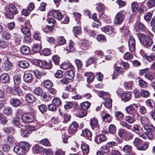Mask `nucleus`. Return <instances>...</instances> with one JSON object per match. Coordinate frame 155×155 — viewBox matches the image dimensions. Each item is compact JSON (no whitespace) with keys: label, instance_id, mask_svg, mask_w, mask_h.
<instances>
[{"label":"nucleus","instance_id":"obj_1","mask_svg":"<svg viewBox=\"0 0 155 155\" xmlns=\"http://www.w3.org/2000/svg\"><path fill=\"white\" fill-rule=\"evenodd\" d=\"M138 38L141 43L147 47L150 46L152 44V40L150 38L145 36L144 34L139 33L137 35Z\"/></svg>","mask_w":155,"mask_h":155},{"label":"nucleus","instance_id":"obj_2","mask_svg":"<svg viewBox=\"0 0 155 155\" xmlns=\"http://www.w3.org/2000/svg\"><path fill=\"white\" fill-rule=\"evenodd\" d=\"M35 115L33 112L28 113L24 114L21 117V119L25 123H28L32 121Z\"/></svg>","mask_w":155,"mask_h":155},{"label":"nucleus","instance_id":"obj_3","mask_svg":"<svg viewBox=\"0 0 155 155\" xmlns=\"http://www.w3.org/2000/svg\"><path fill=\"white\" fill-rule=\"evenodd\" d=\"M78 127V124L77 122L75 121L72 122L69 127V134L72 135L74 134L77 131Z\"/></svg>","mask_w":155,"mask_h":155},{"label":"nucleus","instance_id":"obj_4","mask_svg":"<svg viewBox=\"0 0 155 155\" xmlns=\"http://www.w3.org/2000/svg\"><path fill=\"white\" fill-rule=\"evenodd\" d=\"M124 20V17L122 13H118L116 15L114 20V24L118 25L121 24Z\"/></svg>","mask_w":155,"mask_h":155},{"label":"nucleus","instance_id":"obj_5","mask_svg":"<svg viewBox=\"0 0 155 155\" xmlns=\"http://www.w3.org/2000/svg\"><path fill=\"white\" fill-rule=\"evenodd\" d=\"M81 148L82 152L83 155H87L89 152V146L84 142H81Z\"/></svg>","mask_w":155,"mask_h":155},{"label":"nucleus","instance_id":"obj_6","mask_svg":"<svg viewBox=\"0 0 155 155\" xmlns=\"http://www.w3.org/2000/svg\"><path fill=\"white\" fill-rule=\"evenodd\" d=\"M10 104L14 107H17L20 105L21 104V101L16 98H12L9 101Z\"/></svg>","mask_w":155,"mask_h":155},{"label":"nucleus","instance_id":"obj_7","mask_svg":"<svg viewBox=\"0 0 155 155\" xmlns=\"http://www.w3.org/2000/svg\"><path fill=\"white\" fill-rule=\"evenodd\" d=\"M14 151L17 154L19 155H23L25 152L21 147L20 145H16L14 148Z\"/></svg>","mask_w":155,"mask_h":155},{"label":"nucleus","instance_id":"obj_8","mask_svg":"<svg viewBox=\"0 0 155 155\" xmlns=\"http://www.w3.org/2000/svg\"><path fill=\"white\" fill-rule=\"evenodd\" d=\"M129 47L130 50L131 51H134L135 50V42L134 38L129 39Z\"/></svg>","mask_w":155,"mask_h":155},{"label":"nucleus","instance_id":"obj_9","mask_svg":"<svg viewBox=\"0 0 155 155\" xmlns=\"http://www.w3.org/2000/svg\"><path fill=\"white\" fill-rule=\"evenodd\" d=\"M52 16L58 20H61L63 17L61 12L58 10L54 11L52 12Z\"/></svg>","mask_w":155,"mask_h":155},{"label":"nucleus","instance_id":"obj_10","mask_svg":"<svg viewBox=\"0 0 155 155\" xmlns=\"http://www.w3.org/2000/svg\"><path fill=\"white\" fill-rule=\"evenodd\" d=\"M42 46L41 43L34 44L32 47V51L35 53L39 52L41 50Z\"/></svg>","mask_w":155,"mask_h":155},{"label":"nucleus","instance_id":"obj_11","mask_svg":"<svg viewBox=\"0 0 155 155\" xmlns=\"http://www.w3.org/2000/svg\"><path fill=\"white\" fill-rule=\"evenodd\" d=\"M82 135L86 139L90 140L91 139L92 134L90 131L88 129H85L82 130Z\"/></svg>","mask_w":155,"mask_h":155},{"label":"nucleus","instance_id":"obj_12","mask_svg":"<svg viewBox=\"0 0 155 155\" xmlns=\"http://www.w3.org/2000/svg\"><path fill=\"white\" fill-rule=\"evenodd\" d=\"M101 30L108 34H112L114 32V28L110 26L107 25L101 28Z\"/></svg>","mask_w":155,"mask_h":155},{"label":"nucleus","instance_id":"obj_13","mask_svg":"<svg viewBox=\"0 0 155 155\" xmlns=\"http://www.w3.org/2000/svg\"><path fill=\"white\" fill-rule=\"evenodd\" d=\"M18 65L19 66L23 68H27L29 66V63L27 60H22L19 61Z\"/></svg>","mask_w":155,"mask_h":155},{"label":"nucleus","instance_id":"obj_14","mask_svg":"<svg viewBox=\"0 0 155 155\" xmlns=\"http://www.w3.org/2000/svg\"><path fill=\"white\" fill-rule=\"evenodd\" d=\"M26 101L29 103H31L34 102L35 97L31 94H28L25 96Z\"/></svg>","mask_w":155,"mask_h":155},{"label":"nucleus","instance_id":"obj_15","mask_svg":"<svg viewBox=\"0 0 155 155\" xmlns=\"http://www.w3.org/2000/svg\"><path fill=\"white\" fill-rule=\"evenodd\" d=\"M30 50L29 48L25 45H22L20 48L21 52L24 55L28 54L29 53Z\"/></svg>","mask_w":155,"mask_h":155},{"label":"nucleus","instance_id":"obj_16","mask_svg":"<svg viewBox=\"0 0 155 155\" xmlns=\"http://www.w3.org/2000/svg\"><path fill=\"white\" fill-rule=\"evenodd\" d=\"M60 68L64 70H66L69 68L72 69L73 68V66L69 62H65L60 65Z\"/></svg>","mask_w":155,"mask_h":155},{"label":"nucleus","instance_id":"obj_17","mask_svg":"<svg viewBox=\"0 0 155 155\" xmlns=\"http://www.w3.org/2000/svg\"><path fill=\"white\" fill-rule=\"evenodd\" d=\"M84 75L87 77V81L88 83L93 81L94 79V74L91 72H87L84 74Z\"/></svg>","mask_w":155,"mask_h":155},{"label":"nucleus","instance_id":"obj_18","mask_svg":"<svg viewBox=\"0 0 155 155\" xmlns=\"http://www.w3.org/2000/svg\"><path fill=\"white\" fill-rule=\"evenodd\" d=\"M106 137L103 134H100L96 137V140L97 142L98 143H100L106 140Z\"/></svg>","mask_w":155,"mask_h":155},{"label":"nucleus","instance_id":"obj_19","mask_svg":"<svg viewBox=\"0 0 155 155\" xmlns=\"http://www.w3.org/2000/svg\"><path fill=\"white\" fill-rule=\"evenodd\" d=\"M16 87H14L12 90V94L14 95H17L19 96H21L22 94V91L20 88L18 86Z\"/></svg>","mask_w":155,"mask_h":155},{"label":"nucleus","instance_id":"obj_20","mask_svg":"<svg viewBox=\"0 0 155 155\" xmlns=\"http://www.w3.org/2000/svg\"><path fill=\"white\" fill-rule=\"evenodd\" d=\"M19 144L21 147L24 151L25 150H29L31 147V145L28 142H20Z\"/></svg>","mask_w":155,"mask_h":155},{"label":"nucleus","instance_id":"obj_21","mask_svg":"<svg viewBox=\"0 0 155 155\" xmlns=\"http://www.w3.org/2000/svg\"><path fill=\"white\" fill-rule=\"evenodd\" d=\"M9 77L7 74H4L0 77V79L2 82L4 83H8L9 79Z\"/></svg>","mask_w":155,"mask_h":155},{"label":"nucleus","instance_id":"obj_22","mask_svg":"<svg viewBox=\"0 0 155 155\" xmlns=\"http://www.w3.org/2000/svg\"><path fill=\"white\" fill-rule=\"evenodd\" d=\"M67 78L69 80H71L74 77V71L71 69L67 71L65 74Z\"/></svg>","mask_w":155,"mask_h":155},{"label":"nucleus","instance_id":"obj_23","mask_svg":"<svg viewBox=\"0 0 155 155\" xmlns=\"http://www.w3.org/2000/svg\"><path fill=\"white\" fill-rule=\"evenodd\" d=\"M32 75L31 73H26L23 76V79L25 82L29 83L31 81Z\"/></svg>","mask_w":155,"mask_h":155},{"label":"nucleus","instance_id":"obj_24","mask_svg":"<svg viewBox=\"0 0 155 155\" xmlns=\"http://www.w3.org/2000/svg\"><path fill=\"white\" fill-rule=\"evenodd\" d=\"M131 130L138 134H141L140 133L142 131V129L138 124L134 125Z\"/></svg>","mask_w":155,"mask_h":155},{"label":"nucleus","instance_id":"obj_25","mask_svg":"<svg viewBox=\"0 0 155 155\" xmlns=\"http://www.w3.org/2000/svg\"><path fill=\"white\" fill-rule=\"evenodd\" d=\"M52 67V63L49 61L48 62L46 61H44L43 62V65H42V68L45 69H50Z\"/></svg>","mask_w":155,"mask_h":155},{"label":"nucleus","instance_id":"obj_26","mask_svg":"<svg viewBox=\"0 0 155 155\" xmlns=\"http://www.w3.org/2000/svg\"><path fill=\"white\" fill-rule=\"evenodd\" d=\"M20 117H16L14 119L13 123L15 126L18 127V128L25 127L24 126H22L20 122Z\"/></svg>","mask_w":155,"mask_h":155},{"label":"nucleus","instance_id":"obj_27","mask_svg":"<svg viewBox=\"0 0 155 155\" xmlns=\"http://www.w3.org/2000/svg\"><path fill=\"white\" fill-rule=\"evenodd\" d=\"M105 99V101L104 104L105 107L109 109L111 108L112 105V100L108 97Z\"/></svg>","mask_w":155,"mask_h":155},{"label":"nucleus","instance_id":"obj_28","mask_svg":"<svg viewBox=\"0 0 155 155\" xmlns=\"http://www.w3.org/2000/svg\"><path fill=\"white\" fill-rule=\"evenodd\" d=\"M14 84L18 86L21 83V76L18 75H15L13 78Z\"/></svg>","mask_w":155,"mask_h":155},{"label":"nucleus","instance_id":"obj_29","mask_svg":"<svg viewBox=\"0 0 155 155\" xmlns=\"http://www.w3.org/2000/svg\"><path fill=\"white\" fill-rule=\"evenodd\" d=\"M5 140L7 143L12 144L15 142V139L13 136L9 135L5 138Z\"/></svg>","mask_w":155,"mask_h":155},{"label":"nucleus","instance_id":"obj_30","mask_svg":"<svg viewBox=\"0 0 155 155\" xmlns=\"http://www.w3.org/2000/svg\"><path fill=\"white\" fill-rule=\"evenodd\" d=\"M90 123L92 129H94L95 127H97L99 125L98 120L95 118L91 119Z\"/></svg>","mask_w":155,"mask_h":155},{"label":"nucleus","instance_id":"obj_31","mask_svg":"<svg viewBox=\"0 0 155 155\" xmlns=\"http://www.w3.org/2000/svg\"><path fill=\"white\" fill-rule=\"evenodd\" d=\"M133 84V81H130L128 82H125L123 84V85L125 88L127 90L131 89Z\"/></svg>","mask_w":155,"mask_h":155},{"label":"nucleus","instance_id":"obj_32","mask_svg":"<svg viewBox=\"0 0 155 155\" xmlns=\"http://www.w3.org/2000/svg\"><path fill=\"white\" fill-rule=\"evenodd\" d=\"M74 43L73 41L70 40L68 46L66 47V50L69 52H71L73 51L74 49Z\"/></svg>","mask_w":155,"mask_h":155},{"label":"nucleus","instance_id":"obj_33","mask_svg":"<svg viewBox=\"0 0 155 155\" xmlns=\"http://www.w3.org/2000/svg\"><path fill=\"white\" fill-rule=\"evenodd\" d=\"M42 147L39 146L38 144L35 145L32 148V151L35 153H39L41 150Z\"/></svg>","mask_w":155,"mask_h":155},{"label":"nucleus","instance_id":"obj_34","mask_svg":"<svg viewBox=\"0 0 155 155\" xmlns=\"http://www.w3.org/2000/svg\"><path fill=\"white\" fill-rule=\"evenodd\" d=\"M97 94L99 97L104 99L109 97V94L108 92H105L103 91H99Z\"/></svg>","mask_w":155,"mask_h":155},{"label":"nucleus","instance_id":"obj_35","mask_svg":"<svg viewBox=\"0 0 155 155\" xmlns=\"http://www.w3.org/2000/svg\"><path fill=\"white\" fill-rule=\"evenodd\" d=\"M122 68L120 67H117L115 69L113 74L112 75V78L113 79H115L116 78L119 76L120 74V69H122Z\"/></svg>","mask_w":155,"mask_h":155},{"label":"nucleus","instance_id":"obj_36","mask_svg":"<svg viewBox=\"0 0 155 155\" xmlns=\"http://www.w3.org/2000/svg\"><path fill=\"white\" fill-rule=\"evenodd\" d=\"M121 97L125 102L129 101L130 99V94L128 93H123L121 95Z\"/></svg>","mask_w":155,"mask_h":155},{"label":"nucleus","instance_id":"obj_37","mask_svg":"<svg viewBox=\"0 0 155 155\" xmlns=\"http://www.w3.org/2000/svg\"><path fill=\"white\" fill-rule=\"evenodd\" d=\"M144 129L147 131L152 132L154 130V127L152 124H146L144 126Z\"/></svg>","mask_w":155,"mask_h":155},{"label":"nucleus","instance_id":"obj_38","mask_svg":"<svg viewBox=\"0 0 155 155\" xmlns=\"http://www.w3.org/2000/svg\"><path fill=\"white\" fill-rule=\"evenodd\" d=\"M91 105V104L88 101H85L82 103L81 105V107L83 110H85L88 109Z\"/></svg>","mask_w":155,"mask_h":155},{"label":"nucleus","instance_id":"obj_39","mask_svg":"<svg viewBox=\"0 0 155 155\" xmlns=\"http://www.w3.org/2000/svg\"><path fill=\"white\" fill-rule=\"evenodd\" d=\"M150 95L149 91L146 90H142L140 91V95L143 98L148 97Z\"/></svg>","mask_w":155,"mask_h":155},{"label":"nucleus","instance_id":"obj_40","mask_svg":"<svg viewBox=\"0 0 155 155\" xmlns=\"http://www.w3.org/2000/svg\"><path fill=\"white\" fill-rule=\"evenodd\" d=\"M146 105L150 109H153V101L151 99H148L145 102Z\"/></svg>","mask_w":155,"mask_h":155},{"label":"nucleus","instance_id":"obj_41","mask_svg":"<svg viewBox=\"0 0 155 155\" xmlns=\"http://www.w3.org/2000/svg\"><path fill=\"white\" fill-rule=\"evenodd\" d=\"M33 37L35 40L38 41L39 43H41V35L40 33L38 31L35 32Z\"/></svg>","mask_w":155,"mask_h":155},{"label":"nucleus","instance_id":"obj_42","mask_svg":"<svg viewBox=\"0 0 155 155\" xmlns=\"http://www.w3.org/2000/svg\"><path fill=\"white\" fill-rule=\"evenodd\" d=\"M52 103L56 107L61 105L62 103L61 100L57 97H55L53 99Z\"/></svg>","mask_w":155,"mask_h":155},{"label":"nucleus","instance_id":"obj_43","mask_svg":"<svg viewBox=\"0 0 155 155\" xmlns=\"http://www.w3.org/2000/svg\"><path fill=\"white\" fill-rule=\"evenodd\" d=\"M22 33L25 35L30 36L31 35L30 29L27 27H24L21 29Z\"/></svg>","mask_w":155,"mask_h":155},{"label":"nucleus","instance_id":"obj_44","mask_svg":"<svg viewBox=\"0 0 155 155\" xmlns=\"http://www.w3.org/2000/svg\"><path fill=\"white\" fill-rule=\"evenodd\" d=\"M143 141L140 139L136 137L133 142V144L136 147H138L142 144Z\"/></svg>","mask_w":155,"mask_h":155},{"label":"nucleus","instance_id":"obj_45","mask_svg":"<svg viewBox=\"0 0 155 155\" xmlns=\"http://www.w3.org/2000/svg\"><path fill=\"white\" fill-rule=\"evenodd\" d=\"M35 94L38 96H41L43 94V91L40 87H37L35 89L34 91Z\"/></svg>","mask_w":155,"mask_h":155},{"label":"nucleus","instance_id":"obj_46","mask_svg":"<svg viewBox=\"0 0 155 155\" xmlns=\"http://www.w3.org/2000/svg\"><path fill=\"white\" fill-rule=\"evenodd\" d=\"M138 83L140 86L143 88H145L147 86V82L143 79L139 80L138 81Z\"/></svg>","mask_w":155,"mask_h":155},{"label":"nucleus","instance_id":"obj_47","mask_svg":"<svg viewBox=\"0 0 155 155\" xmlns=\"http://www.w3.org/2000/svg\"><path fill=\"white\" fill-rule=\"evenodd\" d=\"M146 4L148 8H153L155 6V0H149L147 2Z\"/></svg>","mask_w":155,"mask_h":155},{"label":"nucleus","instance_id":"obj_48","mask_svg":"<svg viewBox=\"0 0 155 155\" xmlns=\"http://www.w3.org/2000/svg\"><path fill=\"white\" fill-rule=\"evenodd\" d=\"M52 59L55 64L56 65L59 64L60 57L59 56L57 55H54L52 58Z\"/></svg>","mask_w":155,"mask_h":155},{"label":"nucleus","instance_id":"obj_49","mask_svg":"<svg viewBox=\"0 0 155 155\" xmlns=\"http://www.w3.org/2000/svg\"><path fill=\"white\" fill-rule=\"evenodd\" d=\"M44 85L47 89L50 88L52 87L53 84L51 81L49 80H46L44 82Z\"/></svg>","mask_w":155,"mask_h":155},{"label":"nucleus","instance_id":"obj_50","mask_svg":"<svg viewBox=\"0 0 155 155\" xmlns=\"http://www.w3.org/2000/svg\"><path fill=\"white\" fill-rule=\"evenodd\" d=\"M109 131L111 134H114L116 131V126L113 124H110L108 127Z\"/></svg>","mask_w":155,"mask_h":155},{"label":"nucleus","instance_id":"obj_51","mask_svg":"<svg viewBox=\"0 0 155 155\" xmlns=\"http://www.w3.org/2000/svg\"><path fill=\"white\" fill-rule=\"evenodd\" d=\"M40 142L42 145L47 147H50L51 146L49 141L47 139H43L41 140Z\"/></svg>","mask_w":155,"mask_h":155},{"label":"nucleus","instance_id":"obj_52","mask_svg":"<svg viewBox=\"0 0 155 155\" xmlns=\"http://www.w3.org/2000/svg\"><path fill=\"white\" fill-rule=\"evenodd\" d=\"M132 150V147L131 146L126 145L124 146L123 148V151L126 153H129Z\"/></svg>","mask_w":155,"mask_h":155},{"label":"nucleus","instance_id":"obj_53","mask_svg":"<svg viewBox=\"0 0 155 155\" xmlns=\"http://www.w3.org/2000/svg\"><path fill=\"white\" fill-rule=\"evenodd\" d=\"M127 113L130 114H131L135 111V108L131 105L127 107L126 109Z\"/></svg>","mask_w":155,"mask_h":155},{"label":"nucleus","instance_id":"obj_54","mask_svg":"<svg viewBox=\"0 0 155 155\" xmlns=\"http://www.w3.org/2000/svg\"><path fill=\"white\" fill-rule=\"evenodd\" d=\"M124 120L130 124H132L135 121L134 119L130 116H126L125 117Z\"/></svg>","mask_w":155,"mask_h":155},{"label":"nucleus","instance_id":"obj_55","mask_svg":"<svg viewBox=\"0 0 155 155\" xmlns=\"http://www.w3.org/2000/svg\"><path fill=\"white\" fill-rule=\"evenodd\" d=\"M53 97V96L51 95L46 94H44L43 95L42 97L44 101H48L50 100L51 98Z\"/></svg>","mask_w":155,"mask_h":155},{"label":"nucleus","instance_id":"obj_56","mask_svg":"<svg viewBox=\"0 0 155 155\" xmlns=\"http://www.w3.org/2000/svg\"><path fill=\"white\" fill-rule=\"evenodd\" d=\"M126 134V131L124 129L120 130L118 132V136L121 138L124 137Z\"/></svg>","mask_w":155,"mask_h":155},{"label":"nucleus","instance_id":"obj_57","mask_svg":"<svg viewBox=\"0 0 155 155\" xmlns=\"http://www.w3.org/2000/svg\"><path fill=\"white\" fill-rule=\"evenodd\" d=\"M66 42L65 39L63 37H59L57 38V42L60 45H62L64 44Z\"/></svg>","mask_w":155,"mask_h":155},{"label":"nucleus","instance_id":"obj_58","mask_svg":"<svg viewBox=\"0 0 155 155\" xmlns=\"http://www.w3.org/2000/svg\"><path fill=\"white\" fill-rule=\"evenodd\" d=\"M23 127H22V128H21V135L23 137H27L29 136L30 134L28 130L23 129Z\"/></svg>","mask_w":155,"mask_h":155},{"label":"nucleus","instance_id":"obj_59","mask_svg":"<svg viewBox=\"0 0 155 155\" xmlns=\"http://www.w3.org/2000/svg\"><path fill=\"white\" fill-rule=\"evenodd\" d=\"M8 11L14 14H16L17 10L16 7L13 5H10L8 8Z\"/></svg>","mask_w":155,"mask_h":155},{"label":"nucleus","instance_id":"obj_60","mask_svg":"<svg viewBox=\"0 0 155 155\" xmlns=\"http://www.w3.org/2000/svg\"><path fill=\"white\" fill-rule=\"evenodd\" d=\"M3 38L6 40H9L11 38V35L7 31H4L2 34Z\"/></svg>","mask_w":155,"mask_h":155},{"label":"nucleus","instance_id":"obj_61","mask_svg":"<svg viewBox=\"0 0 155 155\" xmlns=\"http://www.w3.org/2000/svg\"><path fill=\"white\" fill-rule=\"evenodd\" d=\"M139 112L142 115L145 114L147 113V109L145 107L143 106H140L139 107Z\"/></svg>","mask_w":155,"mask_h":155},{"label":"nucleus","instance_id":"obj_62","mask_svg":"<svg viewBox=\"0 0 155 155\" xmlns=\"http://www.w3.org/2000/svg\"><path fill=\"white\" fill-rule=\"evenodd\" d=\"M42 29L45 33L51 32L53 30V28L52 26H49L46 25L45 27L42 28Z\"/></svg>","mask_w":155,"mask_h":155},{"label":"nucleus","instance_id":"obj_63","mask_svg":"<svg viewBox=\"0 0 155 155\" xmlns=\"http://www.w3.org/2000/svg\"><path fill=\"white\" fill-rule=\"evenodd\" d=\"M38 108L40 111L42 113L45 112L47 110V107L44 104L38 106Z\"/></svg>","mask_w":155,"mask_h":155},{"label":"nucleus","instance_id":"obj_64","mask_svg":"<svg viewBox=\"0 0 155 155\" xmlns=\"http://www.w3.org/2000/svg\"><path fill=\"white\" fill-rule=\"evenodd\" d=\"M140 121L142 124H147L149 123L148 118L145 117H142L140 119Z\"/></svg>","mask_w":155,"mask_h":155}]
</instances>
